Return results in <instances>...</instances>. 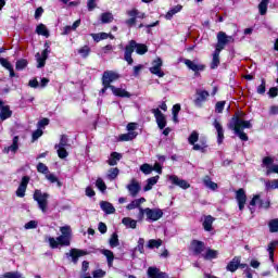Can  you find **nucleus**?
I'll list each match as a JSON object with an SVG mask.
<instances>
[{"label":"nucleus","instance_id":"obj_1","mask_svg":"<svg viewBox=\"0 0 278 278\" xmlns=\"http://www.w3.org/2000/svg\"><path fill=\"white\" fill-rule=\"evenodd\" d=\"M60 232L61 235L56 238L48 237L46 239L50 249H59V247H71V240L73 238V229H71V226L65 225L60 227Z\"/></svg>","mask_w":278,"mask_h":278},{"label":"nucleus","instance_id":"obj_2","mask_svg":"<svg viewBox=\"0 0 278 278\" xmlns=\"http://www.w3.org/2000/svg\"><path fill=\"white\" fill-rule=\"evenodd\" d=\"M251 127H253L251 122L244 121L239 116H233L228 124V129L235 131L236 136H238V138L243 142L249 140V136L245 135L244 129H251Z\"/></svg>","mask_w":278,"mask_h":278},{"label":"nucleus","instance_id":"obj_3","mask_svg":"<svg viewBox=\"0 0 278 278\" xmlns=\"http://www.w3.org/2000/svg\"><path fill=\"white\" fill-rule=\"evenodd\" d=\"M134 51H136L138 55H144V53L149 51V48L144 43H138L136 42V40H130L128 45L125 47L124 52V60L129 65L134 64V59L131 58Z\"/></svg>","mask_w":278,"mask_h":278},{"label":"nucleus","instance_id":"obj_4","mask_svg":"<svg viewBox=\"0 0 278 278\" xmlns=\"http://www.w3.org/2000/svg\"><path fill=\"white\" fill-rule=\"evenodd\" d=\"M144 216L150 223H155L164 216V212L160 208H139V213L137 215L138 220H144Z\"/></svg>","mask_w":278,"mask_h":278},{"label":"nucleus","instance_id":"obj_5","mask_svg":"<svg viewBox=\"0 0 278 278\" xmlns=\"http://www.w3.org/2000/svg\"><path fill=\"white\" fill-rule=\"evenodd\" d=\"M49 193L42 192L40 189L35 190L33 199L37 202L39 210L42 214H47L49 210Z\"/></svg>","mask_w":278,"mask_h":278},{"label":"nucleus","instance_id":"obj_6","mask_svg":"<svg viewBox=\"0 0 278 278\" xmlns=\"http://www.w3.org/2000/svg\"><path fill=\"white\" fill-rule=\"evenodd\" d=\"M233 42H236V36H229L225 31H219L217 33V43L215 49H217V51H223L226 45H233Z\"/></svg>","mask_w":278,"mask_h":278},{"label":"nucleus","instance_id":"obj_7","mask_svg":"<svg viewBox=\"0 0 278 278\" xmlns=\"http://www.w3.org/2000/svg\"><path fill=\"white\" fill-rule=\"evenodd\" d=\"M188 142L193 147V151H201L203 153V151L207 149V143H205V141H200V143H197L199 142V132L197 130H193L190 134Z\"/></svg>","mask_w":278,"mask_h":278},{"label":"nucleus","instance_id":"obj_8","mask_svg":"<svg viewBox=\"0 0 278 278\" xmlns=\"http://www.w3.org/2000/svg\"><path fill=\"white\" fill-rule=\"evenodd\" d=\"M255 205H258L260 207H264L265 210H268V207H270V201H263L262 199H260V194H256L253 197V199L250 201V212L251 214H253V212H255V210L253 207H255Z\"/></svg>","mask_w":278,"mask_h":278},{"label":"nucleus","instance_id":"obj_9","mask_svg":"<svg viewBox=\"0 0 278 278\" xmlns=\"http://www.w3.org/2000/svg\"><path fill=\"white\" fill-rule=\"evenodd\" d=\"M195 97L194 105L197 108H203V103L210 98V92L203 89H197Z\"/></svg>","mask_w":278,"mask_h":278},{"label":"nucleus","instance_id":"obj_10","mask_svg":"<svg viewBox=\"0 0 278 278\" xmlns=\"http://www.w3.org/2000/svg\"><path fill=\"white\" fill-rule=\"evenodd\" d=\"M49 53H51V51H49V47L42 50L41 53L37 52V54L35 55L36 62H37V68H45V64H47V59L49 58Z\"/></svg>","mask_w":278,"mask_h":278},{"label":"nucleus","instance_id":"obj_11","mask_svg":"<svg viewBox=\"0 0 278 278\" xmlns=\"http://www.w3.org/2000/svg\"><path fill=\"white\" fill-rule=\"evenodd\" d=\"M163 61L160 58H156L153 62H152V66L150 67V73H152V75H156V77H164V73L162 72V66H163Z\"/></svg>","mask_w":278,"mask_h":278},{"label":"nucleus","instance_id":"obj_12","mask_svg":"<svg viewBox=\"0 0 278 278\" xmlns=\"http://www.w3.org/2000/svg\"><path fill=\"white\" fill-rule=\"evenodd\" d=\"M65 255L66 257L72 258L73 264H77V262H79V257H84V255H88V252L74 248L70 250V252H67Z\"/></svg>","mask_w":278,"mask_h":278},{"label":"nucleus","instance_id":"obj_13","mask_svg":"<svg viewBox=\"0 0 278 278\" xmlns=\"http://www.w3.org/2000/svg\"><path fill=\"white\" fill-rule=\"evenodd\" d=\"M236 201L240 212H242L244 210V205H247V192L244 189H239L236 191Z\"/></svg>","mask_w":278,"mask_h":278},{"label":"nucleus","instance_id":"obj_14","mask_svg":"<svg viewBox=\"0 0 278 278\" xmlns=\"http://www.w3.org/2000/svg\"><path fill=\"white\" fill-rule=\"evenodd\" d=\"M121 76L116 72H104L102 76L103 86H111L113 81H116Z\"/></svg>","mask_w":278,"mask_h":278},{"label":"nucleus","instance_id":"obj_15","mask_svg":"<svg viewBox=\"0 0 278 278\" xmlns=\"http://www.w3.org/2000/svg\"><path fill=\"white\" fill-rule=\"evenodd\" d=\"M29 176H24L22 181L16 190V197L23 199L25 197V192H27V186L29 185Z\"/></svg>","mask_w":278,"mask_h":278},{"label":"nucleus","instance_id":"obj_16","mask_svg":"<svg viewBox=\"0 0 278 278\" xmlns=\"http://www.w3.org/2000/svg\"><path fill=\"white\" fill-rule=\"evenodd\" d=\"M152 114H154L157 127L164 129L166 127V116L163 115L160 109H153Z\"/></svg>","mask_w":278,"mask_h":278},{"label":"nucleus","instance_id":"obj_17","mask_svg":"<svg viewBox=\"0 0 278 278\" xmlns=\"http://www.w3.org/2000/svg\"><path fill=\"white\" fill-rule=\"evenodd\" d=\"M168 179L173 186H178V188H181L182 190H188V188H190V185L186 180L178 178L176 175H169Z\"/></svg>","mask_w":278,"mask_h":278},{"label":"nucleus","instance_id":"obj_18","mask_svg":"<svg viewBox=\"0 0 278 278\" xmlns=\"http://www.w3.org/2000/svg\"><path fill=\"white\" fill-rule=\"evenodd\" d=\"M213 127H215L217 132V143L223 144V140H225V129H223V124L218 119H214Z\"/></svg>","mask_w":278,"mask_h":278},{"label":"nucleus","instance_id":"obj_19","mask_svg":"<svg viewBox=\"0 0 278 278\" xmlns=\"http://www.w3.org/2000/svg\"><path fill=\"white\" fill-rule=\"evenodd\" d=\"M191 251L194 255H201L202 251H205V243L199 240H193L191 242Z\"/></svg>","mask_w":278,"mask_h":278},{"label":"nucleus","instance_id":"obj_20","mask_svg":"<svg viewBox=\"0 0 278 278\" xmlns=\"http://www.w3.org/2000/svg\"><path fill=\"white\" fill-rule=\"evenodd\" d=\"M185 64L187 67H189L190 71H193V73H199V71H205V65L198 64L194 61H190L189 59L185 60Z\"/></svg>","mask_w":278,"mask_h":278},{"label":"nucleus","instance_id":"obj_21","mask_svg":"<svg viewBox=\"0 0 278 278\" xmlns=\"http://www.w3.org/2000/svg\"><path fill=\"white\" fill-rule=\"evenodd\" d=\"M240 256H235L226 266V270H228L229 273H236V270L240 268Z\"/></svg>","mask_w":278,"mask_h":278},{"label":"nucleus","instance_id":"obj_22","mask_svg":"<svg viewBox=\"0 0 278 278\" xmlns=\"http://www.w3.org/2000/svg\"><path fill=\"white\" fill-rule=\"evenodd\" d=\"M148 276L150 278H168L166 273L160 271L156 267H149Z\"/></svg>","mask_w":278,"mask_h":278},{"label":"nucleus","instance_id":"obj_23","mask_svg":"<svg viewBox=\"0 0 278 278\" xmlns=\"http://www.w3.org/2000/svg\"><path fill=\"white\" fill-rule=\"evenodd\" d=\"M127 190L130 195L138 197V192H140V184L136 180H131L130 184L127 185Z\"/></svg>","mask_w":278,"mask_h":278},{"label":"nucleus","instance_id":"obj_24","mask_svg":"<svg viewBox=\"0 0 278 278\" xmlns=\"http://www.w3.org/2000/svg\"><path fill=\"white\" fill-rule=\"evenodd\" d=\"M111 90L115 97H122L125 99H129V97H131V93H129V91H127L123 88H116L113 86V87H111Z\"/></svg>","mask_w":278,"mask_h":278},{"label":"nucleus","instance_id":"obj_25","mask_svg":"<svg viewBox=\"0 0 278 278\" xmlns=\"http://www.w3.org/2000/svg\"><path fill=\"white\" fill-rule=\"evenodd\" d=\"M219 64H220V50H217L215 48V51L213 53V59H212V62H211V68L212 70L218 68Z\"/></svg>","mask_w":278,"mask_h":278},{"label":"nucleus","instance_id":"obj_26","mask_svg":"<svg viewBox=\"0 0 278 278\" xmlns=\"http://www.w3.org/2000/svg\"><path fill=\"white\" fill-rule=\"evenodd\" d=\"M91 37L96 42H101V40H108V38H111L112 40H114V36L108 33L91 34Z\"/></svg>","mask_w":278,"mask_h":278},{"label":"nucleus","instance_id":"obj_27","mask_svg":"<svg viewBox=\"0 0 278 278\" xmlns=\"http://www.w3.org/2000/svg\"><path fill=\"white\" fill-rule=\"evenodd\" d=\"M100 207L103 210L106 214H114L116 212V208H114V205L108 201L100 202Z\"/></svg>","mask_w":278,"mask_h":278},{"label":"nucleus","instance_id":"obj_28","mask_svg":"<svg viewBox=\"0 0 278 278\" xmlns=\"http://www.w3.org/2000/svg\"><path fill=\"white\" fill-rule=\"evenodd\" d=\"M12 116V110H10L9 105L2 106V109H0V119L1 121H8V118H10Z\"/></svg>","mask_w":278,"mask_h":278},{"label":"nucleus","instance_id":"obj_29","mask_svg":"<svg viewBox=\"0 0 278 278\" xmlns=\"http://www.w3.org/2000/svg\"><path fill=\"white\" fill-rule=\"evenodd\" d=\"M157 181H160V176L149 178L147 180V185L143 187L144 192H149V190H152Z\"/></svg>","mask_w":278,"mask_h":278},{"label":"nucleus","instance_id":"obj_30","mask_svg":"<svg viewBox=\"0 0 278 278\" xmlns=\"http://www.w3.org/2000/svg\"><path fill=\"white\" fill-rule=\"evenodd\" d=\"M122 223L127 229H136L138 226V222L136 219H131V217H124Z\"/></svg>","mask_w":278,"mask_h":278},{"label":"nucleus","instance_id":"obj_31","mask_svg":"<svg viewBox=\"0 0 278 278\" xmlns=\"http://www.w3.org/2000/svg\"><path fill=\"white\" fill-rule=\"evenodd\" d=\"M123 157V155L118 152H113L111 153V156L108 161L110 166H116L118 164V162H121V159Z\"/></svg>","mask_w":278,"mask_h":278},{"label":"nucleus","instance_id":"obj_32","mask_svg":"<svg viewBox=\"0 0 278 278\" xmlns=\"http://www.w3.org/2000/svg\"><path fill=\"white\" fill-rule=\"evenodd\" d=\"M0 64L10 72V77H16V74L14 73V67H12V64L9 63L7 59H0Z\"/></svg>","mask_w":278,"mask_h":278},{"label":"nucleus","instance_id":"obj_33","mask_svg":"<svg viewBox=\"0 0 278 278\" xmlns=\"http://www.w3.org/2000/svg\"><path fill=\"white\" fill-rule=\"evenodd\" d=\"M277 247H278V241H271L267 247L270 262H275V250L277 249Z\"/></svg>","mask_w":278,"mask_h":278},{"label":"nucleus","instance_id":"obj_34","mask_svg":"<svg viewBox=\"0 0 278 278\" xmlns=\"http://www.w3.org/2000/svg\"><path fill=\"white\" fill-rule=\"evenodd\" d=\"M202 225L206 231H212V225H214V217H212V215L205 216Z\"/></svg>","mask_w":278,"mask_h":278},{"label":"nucleus","instance_id":"obj_35","mask_svg":"<svg viewBox=\"0 0 278 278\" xmlns=\"http://www.w3.org/2000/svg\"><path fill=\"white\" fill-rule=\"evenodd\" d=\"M138 136V132L130 131L127 134H123L119 136L121 142H129L130 140H134Z\"/></svg>","mask_w":278,"mask_h":278},{"label":"nucleus","instance_id":"obj_36","mask_svg":"<svg viewBox=\"0 0 278 278\" xmlns=\"http://www.w3.org/2000/svg\"><path fill=\"white\" fill-rule=\"evenodd\" d=\"M181 9L182 7L181 5H176V7H173L166 14H165V18L167 21H170V18H173V16L175 14H179V12H181Z\"/></svg>","mask_w":278,"mask_h":278},{"label":"nucleus","instance_id":"obj_37","mask_svg":"<svg viewBox=\"0 0 278 278\" xmlns=\"http://www.w3.org/2000/svg\"><path fill=\"white\" fill-rule=\"evenodd\" d=\"M160 247H162L161 239H150L147 243L148 249H160Z\"/></svg>","mask_w":278,"mask_h":278},{"label":"nucleus","instance_id":"obj_38","mask_svg":"<svg viewBox=\"0 0 278 278\" xmlns=\"http://www.w3.org/2000/svg\"><path fill=\"white\" fill-rule=\"evenodd\" d=\"M100 20L103 24L112 23V21H114V15L110 12H105L100 15Z\"/></svg>","mask_w":278,"mask_h":278},{"label":"nucleus","instance_id":"obj_39","mask_svg":"<svg viewBox=\"0 0 278 278\" xmlns=\"http://www.w3.org/2000/svg\"><path fill=\"white\" fill-rule=\"evenodd\" d=\"M109 244L111 247V249H116V247H119L121 242L118 241V233L114 232L110 240H109Z\"/></svg>","mask_w":278,"mask_h":278},{"label":"nucleus","instance_id":"obj_40","mask_svg":"<svg viewBox=\"0 0 278 278\" xmlns=\"http://www.w3.org/2000/svg\"><path fill=\"white\" fill-rule=\"evenodd\" d=\"M128 16H136L137 18H147V14L138 11V9H131L127 11Z\"/></svg>","mask_w":278,"mask_h":278},{"label":"nucleus","instance_id":"obj_41","mask_svg":"<svg viewBox=\"0 0 278 278\" xmlns=\"http://www.w3.org/2000/svg\"><path fill=\"white\" fill-rule=\"evenodd\" d=\"M36 33L39 36H45L46 38H49V30L47 29V26H45V24H39L36 28Z\"/></svg>","mask_w":278,"mask_h":278},{"label":"nucleus","instance_id":"obj_42","mask_svg":"<svg viewBox=\"0 0 278 278\" xmlns=\"http://www.w3.org/2000/svg\"><path fill=\"white\" fill-rule=\"evenodd\" d=\"M268 1L269 0H263L258 4V12H260L261 16H264V14H266V12H268Z\"/></svg>","mask_w":278,"mask_h":278},{"label":"nucleus","instance_id":"obj_43","mask_svg":"<svg viewBox=\"0 0 278 278\" xmlns=\"http://www.w3.org/2000/svg\"><path fill=\"white\" fill-rule=\"evenodd\" d=\"M203 181H204V186H206V188H208L210 190L218 189V185L216 182L212 181V179H210L208 176H206Z\"/></svg>","mask_w":278,"mask_h":278},{"label":"nucleus","instance_id":"obj_44","mask_svg":"<svg viewBox=\"0 0 278 278\" xmlns=\"http://www.w3.org/2000/svg\"><path fill=\"white\" fill-rule=\"evenodd\" d=\"M218 257V251L208 249L204 255V260H216Z\"/></svg>","mask_w":278,"mask_h":278},{"label":"nucleus","instance_id":"obj_45","mask_svg":"<svg viewBox=\"0 0 278 278\" xmlns=\"http://www.w3.org/2000/svg\"><path fill=\"white\" fill-rule=\"evenodd\" d=\"M101 253H102V255L106 256L109 266H112V264L114 262V252H112L110 250H102Z\"/></svg>","mask_w":278,"mask_h":278},{"label":"nucleus","instance_id":"obj_46","mask_svg":"<svg viewBox=\"0 0 278 278\" xmlns=\"http://www.w3.org/2000/svg\"><path fill=\"white\" fill-rule=\"evenodd\" d=\"M270 233H277L278 231V218L271 219L268 223Z\"/></svg>","mask_w":278,"mask_h":278},{"label":"nucleus","instance_id":"obj_47","mask_svg":"<svg viewBox=\"0 0 278 278\" xmlns=\"http://www.w3.org/2000/svg\"><path fill=\"white\" fill-rule=\"evenodd\" d=\"M140 170L143 173V175H151L153 173V166L144 163L140 166Z\"/></svg>","mask_w":278,"mask_h":278},{"label":"nucleus","instance_id":"obj_48","mask_svg":"<svg viewBox=\"0 0 278 278\" xmlns=\"http://www.w3.org/2000/svg\"><path fill=\"white\" fill-rule=\"evenodd\" d=\"M265 187H266V190H277L278 189V179L266 181Z\"/></svg>","mask_w":278,"mask_h":278},{"label":"nucleus","instance_id":"obj_49","mask_svg":"<svg viewBox=\"0 0 278 278\" xmlns=\"http://www.w3.org/2000/svg\"><path fill=\"white\" fill-rule=\"evenodd\" d=\"M46 179L50 181V184H58L59 188L62 187V182L58 179V177L54 174L48 173L46 175Z\"/></svg>","mask_w":278,"mask_h":278},{"label":"nucleus","instance_id":"obj_50","mask_svg":"<svg viewBox=\"0 0 278 278\" xmlns=\"http://www.w3.org/2000/svg\"><path fill=\"white\" fill-rule=\"evenodd\" d=\"M54 147L66 149V147H68V137L66 135H62L59 144H55Z\"/></svg>","mask_w":278,"mask_h":278},{"label":"nucleus","instance_id":"obj_51","mask_svg":"<svg viewBox=\"0 0 278 278\" xmlns=\"http://www.w3.org/2000/svg\"><path fill=\"white\" fill-rule=\"evenodd\" d=\"M118 173L121 172L118 170L117 167L109 169L108 179H111V180L116 179L118 177Z\"/></svg>","mask_w":278,"mask_h":278},{"label":"nucleus","instance_id":"obj_52","mask_svg":"<svg viewBox=\"0 0 278 278\" xmlns=\"http://www.w3.org/2000/svg\"><path fill=\"white\" fill-rule=\"evenodd\" d=\"M96 187L101 191L105 192L108 190V186L105 185V181H103L102 178H98L96 181Z\"/></svg>","mask_w":278,"mask_h":278},{"label":"nucleus","instance_id":"obj_53","mask_svg":"<svg viewBox=\"0 0 278 278\" xmlns=\"http://www.w3.org/2000/svg\"><path fill=\"white\" fill-rule=\"evenodd\" d=\"M55 150H56L58 156L61 160H65V157H68V152L66 151V148H55Z\"/></svg>","mask_w":278,"mask_h":278},{"label":"nucleus","instance_id":"obj_54","mask_svg":"<svg viewBox=\"0 0 278 278\" xmlns=\"http://www.w3.org/2000/svg\"><path fill=\"white\" fill-rule=\"evenodd\" d=\"M8 151H12L13 153L18 151V136L13 138V143L8 148Z\"/></svg>","mask_w":278,"mask_h":278},{"label":"nucleus","instance_id":"obj_55","mask_svg":"<svg viewBox=\"0 0 278 278\" xmlns=\"http://www.w3.org/2000/svg\"><path fill=\"white\" fill-rule=\"evenodd\" d=\"M79 55L83 58H88L90 55V47L84 46L80 49H78Z\"/></svg>","mask_w":278,"mask_h":278},{"label":"nucleus","instance_id":"obj_56","mask_svg":"<svg viewBox=\"0 0 278 278\" xmlns=\"http://www.w3.org/2000/svg\"><path fill=\"white\" fill-rule=\"evenodd\" d=\"M5 278H23V274L20 271H7L3 274Z\"/></svg>","mask_w":278,"mask_h":278},{"label":"nucleus","instance_id":"obj_57","mask_svg":"<svg viewBox=\"0 0 278 278\" xmlns=\"http://www.w3.org/2000/svg\"><path fill=\"white\" fill-rule=\"evenodd\" d=\"M26 67H27V60L25 59L18 60L15 64L16 71H23Z\"/></svg>","mask_w":278,"mask_h":278},{"label":"nucleus","instance_id":"obj_58","mask_svg":"<svg viewBox=\"0 0 278 278\" xmlns=\"http://www.w3.org/2000/svg\"><path fill=\"white\" fill-rule=\"evenodd\" d=\"M37 170L41 173L42 175H49V167L45 165V163H38Z\"/></svg>","mask_w":278,"mask_h":278},{"label":"nucleus","instance_id":"obj_59","mask_svg":"<svg viewBox=\"0 0 278 278\" xmlns=\"http://www.w3.org/2000/svg\"><path fill=\"white\" fill-rule=\"evenodd\" d=\"M275 162V159H273L271 156H265L263 159V164L262 166H266L267 167V170L268 168H270V166H273V163Z\"/></svg>","mask_w":278,"mask_h":278},{"label":"nucleus","instance_id":"obj_60","mask_svg":"<svg viewBox=\"0 0 278 278\" xmlns=\"http://www.w3.org/2000/svg\"><path fill=\"white\" fill-rule=\"evenodd\" d=\"M136 251H139V253H144V239L143 238H139L137 247H136Z\"/></svg>","mask_w":278,"mask_h":278},{"label":"nucleus","instance_id":"obj_61","mask_svg":"<svg viewBox=\"0 0 278 278\" xmlns=\"http://www.w3.org/2000/svg\"><path fill=\"white\" fill-rule=\"evenodd\" d=\"M225 101H219L216 103L215 112H217V114H223V111L225 110Z\"/></svg>","mask_w":278,"mask_h":278},{"label":"nucleus","instance_id":"obj_62","mask_svg":"<svg viewBox=\"0 0 278 278\" xmlns=\"http://www.w3.org/2000/svg\"><path fill=\"white\" fill-rule=\"evenodd\" d=\"M38 227V222L30 220L25 224L24 229H36Z\"/></svg>","mask_w":278,"mask_h":278},{"label":"nucleus","instance_id":"obj_63","mask_svg":"<svg viewBox=\"0 0 278 278\" xmlns=\"http://www.w3.org/2000/svg\"><path fill=\"white\" fill-rule=\"evenodd\" d=\"M92 275H93V278H104L105 271H103V269H98V270H94Z\"/></svg>","mask_w":278,"mask_h":278},{"label":"nucleus","instance_id":"obj_64","mask_svg":"<svg viewBox=\"0 0 278 278\" xmlns=\"http://www.w3.org/2000/svg\"><path fill=\"white\" fill-rule=\"evenodd\" d=\"M271 173H276L278 175V165H271L270 167H268V169L266 170V175H270Z\"/></svg>","mask_w":278,"mask_h":278}]
</instances>
